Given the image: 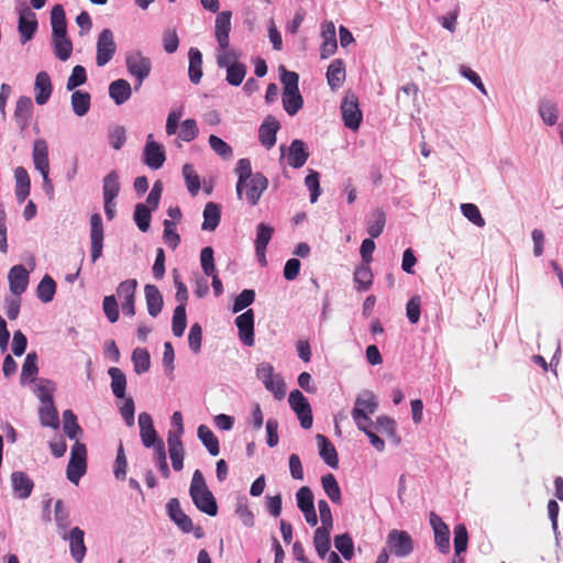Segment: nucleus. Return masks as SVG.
<instances>
[{"instance_id":"obj_62","label":"nucleus","mask_w":563,"mask_h":563,"mask_svg":"<svg viewBox=\"0 0 563 563\" xmlns=\"http://www.w3.org/2000/svg\"><path fill=\"white\" fill-rule=\"evenodd\" d=\"M199 129L197 122L194 119H186L180 124L178 136L185 142H190L197 137Z\"/></svg>"},{"instance_id":"obj_45","label":"nucleus","mask_w":563,"mask_h":563,"mask_svg":"<svg viewBox=\"0 0 563 563\" xmlns=\"http://www.w3.org/2000/svg\"><path fill=\"white\" fill-rule=\"evenodd\" d=\"M303 104V99L297 91H283V106L289 115H295Z\"/></svg>"},{"instance_id":"obj_31","label":"nucleus","mask_w":563,"mask_h":563,"mask_svg":"<svg viewBox=\"0 0 563 563\" xmlns=\"http://www.w3.org/2000/svg\"><path fill=\"white\" fill-rule=\"evenodd\" d=\"M109 95L117 104L128 101L132 95L131 85L125 79H117L109 86Z\"/></svg>"},{"instance_id":"obj_20","label":"nucleus","mask_w":563,"mask_h":563,"mask_svg":"<svg viewBox=\"0 0 563 563\" xmlns=\"http://www.w3.org/2000/svg\"><path fill=\"white\" fill-rule=\"evenodd\" d=\"M231 16V11H222L216 18V37L220 48L229 47Z\"/></svg>"},{"instance_id":"obj_1","label":"nucleus","mask_w":563,"mask_h":563,"mask_svg":"<svg viewBox=\"0 0 563 563\" xmlns=\"http://www.w3.org/2000/svg\"><path fill=\"white\" fill-rule=\"evenodd\" d=\"M189 494L195 506L201 512H205L211 517L217 516V500L211 490L208 488L203 474L200 470H196L194 472L191 484L189 487Z\"/></svg>"},{"instance_id":"obj_61","label":"nucleus","mask_w":563,"mask_h":563,"mask_svg":"<svg viewBox=\"0 0 563 563\" xmlns=\"http://www.w3.org/2000/svg\"><path fill=\"white\" fill-rule=\"evenodd\" d=\"M163 225V239L170 249L175 250L180 243V236L176 232V224L172 220H164Z\"/></svg>"},{"instance_id":"obj_3","label":"nucleus","mask_w":563,"mask_h":563,"mask_svg":"<svg viewBox=\"0 0 563 563\" xmlns=\"http://www.w3.org/2000/svg\"><path fill=\"white\" fill-rule=\"evenodd\" d=\"M87 471V448L84 443L76 441L71 446L70 459L67 465V478L77 484Z\"/></svg>"},{"instance_id":"obj_59","label":"nucleus","mask_w":563,"mask_h":563,"mask_svg":"<svg viewBox=\"0 0 563 563\" xmlns=\"http://www.w3.org/2000/svg\"><path fill=\"white\" fill-rule=\"evenodd\" d=\"M136 287L137 280L134 278L126 279L120 283L117 288V294L121 302L128 300H135Z\"/></svg>"},{"instance_id":"obj_63","label":"nucleus","mask_w":563,"mask_h":563,"mask_svg":"<svg viewBox=\"0 0 563 563\" xmlns=\"http://www.w3.org/2000/svg\"><path fill=\"white\" fill-rule=\"evenodd\" d=\"M102 309L107 319L114 323L119 320V307L114 295H109L103 298Z\"/></svg>"},{"instance_id":"obj_8","label":"nucleus","mask_w":563,"mask_h":563,"mask_svg":"<svg viewBox=\"0 0 563 563\" xmlns=\"http://www.w3.org/2000/svg\"><path fill=\"white\" fill-rule=\"evenodd\" d=\"M33 163L34 167L41 173L43 177V184L52 187V181L48 178L49 174V159H48V146L45 140L37 139L33 144Z\"/></svg>"},{"instance_id":"obj_53","label":"nucleus","mask_w":563,"mask_h":563,"mask_svg":"<svg viewBox=\"0 0 563 563\" xmlns=\"http://www.w3.org/2000/svg\"><path fill=\"white\" fill-rule=\"evenodd\" d=\"M334 545L345 560H351L353 558L354 543L349 533L336 536L334 538Z\"/></svg>"},{"instance_id":"obj_51","label":"nucleus","mask_w":563,"mask_h":563,"mask_svg":"<svg viewBox=\"0 0 563 563\" xmlns=\"http://www.w3.org/2000/svg\"><path fill=\"white\" fill-rule=\"evenodd\" d=\"M183 176L186 181V186L191 196H197L200 190V178L196 173L195 168L190 164L183 166Z\"/></svg>"},{"instance_id":"obj_16","label":"nucleus","mask_w":563,"mask_h":563,"mask_svg":"<svg viewBox=\"0 0 563 563\" xmlns=\"http://www.w3.org/2000/svg\"><path fill=\"white\" fill-rule=\"evenodd\" d=\"M167 511L169 518L178 526L183 532L189 533L194 530L192 520L183 511L177 498H172L167 503Z\"/></svg>"},{"instance_id":"obj_4","label":"nucleus","mask_w":563,"mask_h":563,"mask_svg":"<svg viewBox=\"0 0 563 563\" xmlns=\"http://www.w3.org/2000/svg\"><path fill=\"white\" fill-rule=\"evenodd\" d=\"M125 65L129 74L137 80L139 86L150 76L152 70L151 59L140 51L128 53Z\"/></svg>"},{"instance_id":"obj_64","label":"nucleus","mask_w":563,"mask_h":563,"mask_svg":"<svg viewBox=\"0 0 563 563\" xmlns=\"http://www.w3.org/2000/svg\"><path fill=\"white\" fill-rule=\"evenodd\" d=\"M37 372V355L34 352L29 353L22 365L21 380L35 377Z\"/></svg>"},{"instance_id":"obj_60","label":"nucleus","mask_w":563,"mask_h":563,"mask_svg":"<svg viewBox=\"0 0 563 563\" xmlns=\"http://www.w3.org/2000/svg\"><path fill=\"white\" fill-rule=\"evenodd\" d=\"M461 211L463 216L479 228H483L485 225V219L482 217L481 211L476 205L462 203Z\"/></svg>"},{"instance_id":"obj_55","label":"nucleus","mask_w":563,"mask_h":563,"mask_svg":"<svg viewBox=\"0 0 563 563\" xmlns=\"http://www.w3.org/2000/svg\"><path fill=\"white\" fill-rule=\"evenodd\" d=\"M187 327L186 307L177 306L174 310L172 330L175 336L179 338L184 334Z\"/></svg>"},{"instance_id":"obj_54","label":"nucleus","mask_w":563,"mask_h":563,"mask_svg":"<svg viewBox=\"0 0 563 563\" xmlns=\"http://www.w3.org/2000/svg\"><path fill=\"white\" fill-rule=\"evenodd\" d=\"M454 552L462 554L466 551L468 544V533L464 523H459L454 527Z\"/></svg>"},{"instance_id":"obj_11","label":"nucleus","mask_w":563,"mask_h":563,"mask_svg":"<svg viewBox=\"0 0 563 563\" xmlns=\"http://www.w3.org/2000/svg\"><path fill=\"white\" fill-rule=\"evenodd\" d=\"M166 159L163 146L154 141L153 134L146 137V144L143 151V161L152 169H158Z\"/></svg>"},{"instance_id":"obj_41","label":"nucleus","mask_w":563,"mask_h":563,"mask_svg":"<svg viewBox=\"0 0 563 563\" xmlns=\"http://www.w3.org/2000/svg\"><path fill=\"white\" fill-rule=\"evenodd\" d=\"M108 374L111 377V389L117 398H124L126 389V377L118 367H110Z\"/></svg>"},{"instance_id":"obj_5","label":"nucleus","mask_w":563,"mask_h":563,"mask_svg":"<svg viewBox=\"0 0 563 563\" xmlns=\"http://www.w3.org/2000/svg\"><path fill=\"white\" fill-rule=\"evenodd\" d=\"M386 543L389 551L398 558L408 556L413 551V540L411 536L404 530H391L387 536Z\"/></svg>"},{"instance_id":"obj_34","label":"nucleus","mask_w":563,"mask_h":563,"mask_svg":"<svg viewBox=\"0 0 563 563\" xmlns=\"http://www.w3.org/2000/svg\"><path fill=\"white\" fill-rule=\"evenodd\" d=\"M221 210L220 206L214 202H208L203 210V222L201 229L203 231H214L220 223Z\"/></svg>"},{"instance_id":"obj_6","label":"nucleus","mask_w":563,"mask_h":563,"mask_svg":"<svg viewBox=\"0 0 563 563\" xmlns=\"http://www.w3.org/2000/svg\"><path fill=\"white\" fill-rule=\"evenodd\" d=\"M117 51L113 33L110 29H103L97 40L96 63L99 67L107 65Z\"/></svg>"},{"instance_id":"obj_2","label":"nucleus","mask_w":563,"mask_h":563,"mask_svg":"<svg viewBox=\"0 0 563 563\" xmlns=\"http://www.w3.org/2000/svg\"><path fill=\"white\" fill-rule=\"evenodd\" d=\"M378 408V401L375 395L369 390L361 393L354 402L352 418L360 430H365V424H373L369 418Z\"/></svg>"},{"instance_id":"obj_24","label":"nucleus","mask_w":563,"mask_h":563,"mask_svg":"<svg viewBox=\"0 0 563 563\" xmlns=\"http://www.w3.org/2000/svg\"><path fill=\"white\" fill-rule=\"evenodd\" d=\"M11 485L14 494L21 499L27 498L34 487L33 481L22 471H16L11 474Z\"/></svg>"},{"instance_id":"obj_17","label":"nucleus","mask_w":563,"mask_h":563,"mask_svg":"<svg viewBox=\"0 0 563 563\" xmlns=\"http://www.w3.org/2000/svg\"><path fill=\"white\" fill-rule=\"evenodd\" d=\"M18 30L22 44L31 41L37 30V20L35 13L26 9L20 14Z\"/></svg>"},{"instance_id":"obj_44","label":"nucleus","mask_w":563,"mask_h":563,"mask_svg":"<svg viewBox=\"0 0 563 563\" xmlns=\"http://www.w3.org/2000/svg\"><path fill=\"white\" fill-rule=\"evenodd\" d=\"M63 429L65 434L71 440L77 439L82 433V429L77 422V417L70 409L63 412Z\"/></svg>"},{"instance_id":"obj_37","label":"nucleus","mask_w":563,"mask_h":563,"mask_svg":"<svg viewBox=\"0 0 563 563\" xmlns=\"http://www.w3.org/2000/svg\"><path fill=\"white\" fill-rule=\"evenodd\" d=\"M235 173L238 175L236 194L241 199L245 181L254 177V174L252 173L251 161L249 158L239 159L235 167Z\"/></svg>"},{"instance_id":"obj_26","label":"nucleus","mask_w":563,"mask_h":563,"mask_svg":"<svg viewBox=\"0 0 563 563\" xmlns=\"http://www.w3.org/2000/svg\"><path fill=\"white\" fill-rule=\"evenodd\" d=\"M316 439L318 442L319 454H320L321 459L330 467L336 468L339 465V459H338V452H336L334 445L323 434H317Z\"/></svg>"},{"instance_id":"obj_12","label":"nucleus","mask_w":563,"mask_h":563,"mask_svg":"<svg viewBox=\"0 0 563 563\" xmlns=\"http://www.w3.org/2000/svg\"><path fill=\"white\" fill-rule=\"evenodd\" d=\"M430 526L434 533V543L441 553L450 552V530L448 525L435 512L430 514Z\"/></svg>"},{"instance_id":"obj_46","label":"nucleus","mask_w":563,"mask_h":563,"mask_svg":"<svg viewBox=\"0 0 563 563\" xmlns=\"http://www.w3.org/2000/svg\"><path fill=\"white\" fill-rule=\"evenodd\" d=\"M71 108L78 117H84L90 109V95L76 90L71 95Z\"/></svg>"},{"instance_id":"obj_42","label":"nucleus","mask_w":563,"mask_h":563,"mask_svg":"<svg viewBox=\"0 0 563 563\" xmlns=\"http://www.w3.org/2000/svg\"><path fill=\"white\" fill-rule=\"evenodd\" d=\"M120 192L119 175L115 170L110 172L103 178L102 195L103 199L115 200Z\"/></svg>"},{"instance_id":"obj_18","label":"nucleus","mask_w":563,"mask_h":563,"mask_svg":"<svg viewBox=\"0 0 563 563\" xmlns=\"http://www.w3.org/2000/svg\"><path fill=\"white\" fill-rule=\"evenodd\" d=\"M279 122L272 115H268L261 124L258 139L264 147L272 148L276 143V134L279 130Z\"/></svg>"},{"instance_id":"obj_47","label":"nucleus","mask_w":563,"mask_h":563,"mask_svg":"<svg viewBox=\"0 0 563 563\" xmlns=\"http://www.w3.org/2000/svg\"><path fill=\"white\" fill-rule=\"evenodd\" d=\"M56 292V283L55 280L49 276L45 275L40 284L37 285L36 294L37 297L43 302H49L53 300L54 295Z\"/></svg>"},{"instance_id":"obj_58","label":"nucleus","mask_w":563,"mask_h":563,"mask_svg":"<svg viewBox=\"0 0 563 563\" xmlns=\"http://www.w3.org/2000/svg\"><path fill=\"white\" fill-rule=\"evenodd\" d=\"M209 145L223 159H230L233 156L232 147L217 135L209 136Z\"/></svg>"},{"instance_id":"obj_52","label":"nucleus","mask_w":563,"mask_h":563,"mask_svg":"<svg viewBox=\"0 0 563 563\" xmlns=\"http://www.w3.org/2000/svg\"><path fill=\"white\" fill-rule=\"evenodd\" d=\"M151 208L145 203H137L134 209V221L142 232H146L151 224Z\"/></svg>"},{"instance_id":"obj_23","label":"nucleus","mask_w":563,"mask_h":563,"mask_svg":"<svg viewBox=\"0 0 563 563\" xmlns=\"http://www.w3.org/2000/svg\"><path fill=\"white\" fill-rule=\"evenodd\" d=\"M33 114V103L30 97L21 96L16 100L14 119L19 128L23 131L30 124Z\"/></svg>"},{"instance_id":"obj_48","label":"nucleus","mask_w":563,"mask_h":563,"mask_svg":"<svg viewBox=\"0 0 563 563\" xmlns=\"http://www.w3.org/2000/svg\"><path fill=\"white\" fill-rule=\"evenodd\" d=\"M40 420L44 427L57 429L59 426L58 412L53 402L45 404L40 408Z\"/></svg>"},{"instance_id":"obj_36","label":"nucleus","mask_w":563,"mask_h":563,"mask_svg":"<svg viewBox=\"0 0 563 563\" xmlns=\"http://www.w3.org/2000/svg\"><path fill=\"white\" fill-rule=\"evenodd\" d=\"M274 233V229L265 223H260L257 225V235L255 240V252L257 256H263V261L265 262V252L266 247L272 239Z\"/></svg>"},{"instance_id":"obj_15","label":"nucleus","mask_w":563,"mask_h":563,"mask_svg":"<svg viewBox=\"0 0 563 563\" xmlns=\"http://www.w3.org/2000/svg\"><path fill=\"white\" fill-rule=\"evenodd\" d=\"M8 279L11 292L21 296L29 285V272L23 265H15L10 269Z\"/></svg>"},{"instance_id":"obj_30","label":"nucleus","mask_w":563,"mask_h":563,"mask_svg":"<svg viewBox=\"0 0 563 563\" xmlns=\"http://www.w3.org/2000/svg\"><path fill=\"white\" fill-rule=\"evenodd\" d=\"M15 178V197L19 202H24L27 196L30 195L31 181L27 174V170L19 166L14 170Z\"/></svg>"},{"instance_id":"obj_38","label":"nucleus","mask_w":563,"mask_h":563,"mask_svg":"<svg viewBox=\"0 0 563 563\" xmlns=\"http://www.w3.org/2000/svg\"><path fill=\"white\" fill-rule=\"evenodd\" d=\"M321 484L324 493L333 504H341V488L333 474L329 473L321 477Z\"/></svg>"},{"instance_id":"obj_43","label":"nucleus","mask_w":563,"mask_h":563,"mask_svg":"<svg viewBox=\"0 0 563 563\" xmlns=\"http://www.w3.org/2000/svg\"><path fill=\"white\" fill-rule=\"evenodd\" d=\"M198 438L207 448L212 456H217L220 452L219 441L213 432L205 424L198 427Z\"/></svg>"},{"instance_id":"obj_27","label":"nucleus","mask_w":563,"mask_h":563,"mask_svg":"<svg viewBox=\"0 0 563 563\" xmlns=\"http://www.w3.org/2000/svg\"><path fill=\"white\" fill-rule=\"evenodd\" d=\"M345 65L342 59H334L328 67L327 80L331 89L340 88L345 80Z\"/></svg>"},{"instance_id":"obj_40","label":"nucleus","mask_w":563,"mask_h":563,"mask_svg":"<svg viewBox=\"0 0 563 563\" xmlns=\"http://www.w3.org/2000/svg\"><path fill=\"white\" fill-rule=\"evenodd\" d=\"M386 214L382 209H376L367 220V233L372 239L378 238L385 228Z\"/></svg>"},{"instance_id":"obj_21","label":"nucleus","mask_w":563,"mask_h":563,"mask_svg":"<svg viewBox=\"0 0 563 563\" xmlns=\"http://www.w3.org/2000/svg\"><path fill=\"white\" fill-rule=\"evenodd\" d=\"M140 435L142 443L146 448H152L157 443V432L153 424V419L150 413L141 412L139 415Z\"/></svg>"},{"instance_id":"obj_49","label":"nucleus","mask_w":563,"mask_h":563,"mask_svg":"<svg viewBox=\"0 0 563 563\" xmlns=\"http://www.w3.org/2000/svg\"><path fill=\"white\" fill-rule=\"evenodd\" d=\"M52 42L55 56L63 62L67 60L73 52V43L70 38L65 35L63 37H53Z\"/></svg>"},{"instance_id":"obj_35","label":"nucleus","mask_w":563,"mask_h":563,"mask_svg":"<svg viewBox=\"0 0 563 563\" xmlns=\"http://www.w3.org/2000/svg\"><path fill=\"white\" fill-rule=\"evenodd\" d=\"M189 68L188 75L192 84H199L202 77V54L198 48L189 49Z\"/></svg>"},{"instance_id":"obj_10","label":"nucleus","mask_w":563,"mask_h":563,"mask_svg":"<svg viewBox=\"0 0 563 563\" xmlns=\"http://www.w3.org/2000/svg\"><path fill=\"white\" fill-rule=\"evenodd\" d=\"M103 224L99 213L90 217V242H91V261L95 263L102 255L103 250Z\"/></svg>"},{"instance_id":"obj_33","label":"nucleus","mask_w":563,"mask_h":563,"mask_svg":"<svg viewBox=\"0 0 563 563\" xmlns=\"http://www.w3.org/2000/svg\"><path fill=\"white\" fill-rule=\"evenodd\" d=\"M373 273L369 263H362L356 267L353 276V280L358 291L368 290L373 285Z\"/></svg>"},{"instance_id":"obj_28","label":"nucleus","mask_w":563,"mask_h":563,"mask_svg":"<svg viewBox=\"0 0 563 563\" xmlns=\"http://www.w3.org/2000/svg\"><path fill=\"white\" fill-rule=\"evenodd\" d=\"M84 536V531L78 527L73 528L69 533L70 553L77 563H81L86 554Z\"/></svg>"},{"instance_id":"obj_32","label":"nucleus","mask_w":563,"mask_h":563,"mask_svg":"<svg viewBox=\"0 0 563 563\" xmlns=\"http://www.w3.org/2000/svg\"><path fill=\"white\" fill-rule=\"evenodd\" d=\"M52 37H63L67 35L66 15L63 7L56 4L51 11Z\"/></svg>"},{"instance_id":"obj_19","label":"nucleus","mask_w":563,"mask_h":563,"mask_svg":"<svg viewBox=\"0 0 563 563\" xmlns=\"http://www.w3.org/2000/svg\"><path fill=\"white\" fill-rule=\"evenodd\" d=\"M167 443L173 468L176 472H179L184 467L185 455L184 445L181 439H179V434H173V432L169 431L167 435Z\"/></svg>"},{"instance_id":"obj_25","label":"nucleus","mask_w":563,"mask_h":563,"mask_svg":"<svg viewBox=\"0 0 563 563\" xmlns=\"http://www.w3.org/2000/svg\"><path fill=\"white\" fill-rule=\"evenodd\" d=\"M309 157L308 148L301 140H294L290 143L289 152H288V164L292 168L302 167Z\"/></svg>"},{"instance_id":"obj_29","label":"nucleus","mask_w":563,"mask_h":563,"mask_svg":"<svg viewBox=\"0 0 563 563\" xmlns=\"http://www.w3.org/2000/svg\"><path fill=\"white\" fill-rule=\"evenodd\" d=\"M146 307L150 316L157 317L163 308V296L155 285H146L144 288Z\"/></svg>"},{"instance_id":"obj_39","label":"nucleus","mask_w":563,"mask_h":563,"mask_svg":"<svg viewBox=\"0 0 563 563\" xmlns=\"http://www.w3.org/2000/svg\"><path fill=\"white\" fill-rule=\"evenodd\" d=\"M332 529L317 528L313 534V544L318 555L324 559L330 551V533Z\"/></svg>"},{"instance_id":"obj_14","label":"nucleus","mask_w":563,"mask_h":563,"mask_svg":"<svg viewBox=\"0 0 563 563\" xmlns=\"http://www.w3.org/2000/svg\"><path fill=\"white\" fill-rule=\"evenodd\" d=\"M235 324L239 330L240 340L246 346L254 345V312L252 309L241 313L235 319Z\"/></svg>"},{"instance_id":"obj_56","label":"nucleus","mask_w":563,"mask_h":563,"mask_svg":"<svg viewBox=\"0 0 563 563\" xmlns=\"http://www.w3.org/2000/svg\"><path fill=\"white\" fill-rule=\"evenodd\" d=\"M539 113L544 123L548 125H554L558 121V107L551 101H541L539 106Z\"/></svg>"},{"instance_id":"obj_57","label":"nucleus","mask_w":563,"mask_h":563,"mask_svg":"<svg viewBox=\"0 0 563 563\" xmlns=\"http://www.w3.org/2000/svg\"><path fill=\"white\" fill-rule=\"evenodd\" d=\"M227 69V81L232 86H240L246 75V66L243 63L230 65Z\"/></svg>"},{"instance_id":"obj_9","label":"nucleus","mask_w":563,"mask_h":563,"mask_svg":"<svg viewBox=\"0 0 563 563\" xmlns=\"http://www.w3.org/2000/svg\"><path fill=\"white\" fill-rule=\"evenodd\" d=\"M341 112L344 125L353 131L360 128L362 111L357 98L354 95H346L341 104Z\"/></svg>"},{"instance_id":"obj_22","label":"nucleus","mask_w":563,"mask_h":563,"mask_svg":"<svg viewBox=\"0 0 563 563\" xmlns=\"http://www.w3.org/2000/svg\"><path fill=\"white\" fill-rule=\"evenodd\" d=\"M53 91L52 80L46 71L37 73L34 82L35 101L37 104H45Z\"/></svg>"},{"instance_id":"obj_7","label":"nucleus","mask_w":563,"mask_h":563,"mask_svg":"<svg viewBox=\"0 0 563 563\" xmlns=\"http://www.w3.org/2000/svg\"><path fill=\"white\" fill-rule=\"evenodd\" d=\"M289 405L296 412L303 429H310L312 426V411L309 401L300 390H292L289 394Z\"/></svg>"},{"instance_id":"obj_13","label":"nucleus","mask_w":563,"mask_h":563,"mask_svg":"<svg viewBox=\"0 0 563 563\" xmlns=\"http://www.w3.org/2000/svg\"><path fill=\"white\" fill-rule=\"evenodd\" d=\"M267 187V178L261 173H255L254 177L245 181L243 186V194H245L247 202L251 206H255Z\"/></svg>"},{"instance_id":"obj_50","label":"nucleus","mask_w":563,"mask_h":563,"mask_svg":"<svg viewBox=\"0 0 563 563\" xmlns=\"http://www.w3.org/2000/svg\"><path fill=\"white\" fill-rule=\"evenodd\" d=\"M132 362L134 371L137 374H143L150 369L151 357L146 349L136 347L132 353Z\"/></svg>"}]
</instances>
